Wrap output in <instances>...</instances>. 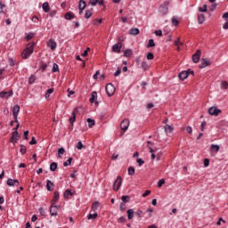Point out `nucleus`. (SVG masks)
<instances>
[{"instance_id":"obj_30","label":"nucleus","mask_w":228,"mask_h":228,"mask_svg":"<svg viewBox=\"0 0 228 228\" xmlns=\"http://www.w3.org/2000/svg\"><path fill=\"white\" fill-rule=\"evenodd\" d=\"M156 46V43H154V39H150L146 47L149 49L151 47H155Z\"/></svg>"},{"instance_id":"obj_46","label":"nucleus","mask_w":228,"mask_h":228,"mask_svg":"<svg viewBox=\"0 0 228 228\" xmlns=\"http://www.w3.org/2000/svg\"><path fill=\"white\" fill-rule=\"evenodd\" d=\"M128 175H134V167H128Z\"/></svg>"},{"instance_id":"obj_11","label":"nucleus","mask_w":228,"mask_h":228,"mask_svg":"<svg viewBox=\"0 0 228 228\" xmlns=\"http://www.w3.org/2000/svg\"><path fill=\"white\" fill-rule=\"evenodd\" d=\"M7 186H19V180L9 178L6 182Z\"/></svg>"},{"instance_id":"obj_49","label":"nucleus","mask_w":228,"mask_h":228,"mask_svg":"<svg viewBox=\"0 0 228 228\" xmlns=\"http://www.w3.org/2000/svg\"><path fill=\"white\" fill-rule=\"evenodd\" d=\"M40 69L42 71H45L47 69V64L44 63V61H41Z\"/></svg>"},{"instance_id":"obj_39","label":"nucleus","mask_w":228,"mask_h":228,"mask_svg":"<svg viewBox=\"0 0 228 228\" xmlns=\"http://www.w3.org/2000/svg\"><path fill=\"white\" fill-rule=\"evenodd\" d=\"M96 209H99V201H94L92 205V211H95Z\"/></svg>"},{"instance_id":"obj_37","label":"nucleus","mask_w":228,"mask_h":228,"mask_svg":"<svg viewBox=\"0 0 228 228\" xmlns=\"http://www.w3.org/2000/svg\"><path fill=\"white\" fill-rule=\"evenodd\" d=\"M56 168H58V163L53 162V163L50 165V170H51V172H54V170H56Z\"/></svg>"},{"instance_id":"obj_26","label":"nucleus","mask_w":228,"mask_h":228,"mask_svg":"<svg viewBox=\"0 0 228 228\" xmlns=\"http://www.w3.org/2000/svg\"><path fill=\"white\" fill-rule=\"evenodd\" d=\"M97 99V92L94 91L92 93V96L90 98V102L91 104H94V102H95V100Z\"/></svg>"},{"instance_id":"obj_31","label":"nucleus","mask_w":228,"mask_h":228,"mask_svg":"<svg viewBox=\"0 0 228 228\" xmlns=\"http://www.w3.org/2000/svg\"><path fill=\"white\" fill-rule=\"evenodd\" d=\"M198 10L201 13H206L208 12V4H203V7H199Z\"/></svg>"},{"instance_id":"obj_27","label":"nucleus","mask_w":228,"mask_h":228,"mask_svg":"<svg viewBox=\"0 0 228 228\" xmlns=\"http://www.w3.org/2000/svg\"><path fill=\"white\" fill-rule=\"evenodd\" d=\"M74 193L72 192L71 190H66L64 192V199H69V197H72Z\"/></svg>"},{"instance_id":"obj_23","label":"nucleus","mask_w":228,"mask_h":228,"mask_svg":"<svg viewBox=\"0 0 228 228\" xmlns=\"http://www.w3.org/2000/svg\"><path fill=\"white\" fill-rule=\"evenodd\" d=\"M140 33V29L138 28H132L129 31L130 35H133L135 37V35H138Z\"/></svg>"},{"instance_id":"obj_6","label":"nucleus","mask_w":228,"mask_h":228,"mask_svg":"<svg viewBox=\"0 0 228 228\" xmlns=\"http://www.w3.org/2000/svg\"><path fill=\"white\" fill-rule=\"evenodd\" d=\"M106 94L109 97H111L115 94V86H113L111 84H108L105 86Z\"/></svg>"},{"instance_id":"obj_9","label":"nucleus","mask_w":228,"mask_h":228,"mask_svg":"<svg viewBox=\"0 0 228 228\" xmlns=\"http://www.w3.org/2000/svg\"><path fill=\"white\" fill-rule=\"evenodd\" d=\"M120 128L122 131H126L129 129V119H124L120 124Z\"/></svg>"},{"instance_id":"obj_58","label":"nucleus","mask_w":228,"mask_h":228,"mask_svg":"<svg viewBox=\"0 0 228 228\" xmlns=\"http://www.w3.org/2000/svg\"><path fill=\"white\" fill-rule=\"evenodd\" d=\"M156 37H163V31L161 29L155 30Z\"/></svg>"},{"instance_id":"obj_7","label":"nucleus","mask_w":228,"mask_h":228,"mask_svg":"<svg viewBox=\"0 0 228 228\" xmlns=\"http://www.w3.org/2000/svg\"><path fill=\"white\" fill-rule=\"evenodd\" d=\"M211 65V60L208 58L201 59L200 69H206V67H209Z\"/></svg>"},{"instance_id":"obj_4","label":"nucleus","mask_w":228,"mask_h":228,"mask_svg":"<svg viewBox=\"0 0 228 228\" xmlns=\"http://www.w3.org/2000/svg\"><path fill=\"white\" fill-rule=\"evenodd\" d=\"M121 186H122V177L118 176V178L116 179V181L113 183L114 191H118V190H120Z\"/></svg>"},{"instance_id":"obj_19","label":"nucleus","mask_w":228,"mask_h":228,"mask_svg":"<svg viewBox=\"0 0 228 228\" xmlns=\"http://www.w3.org/2000/svg\"><path fill=\"white\" fill-rule=\"evenodd\" d=\"M127 213V218L128 220H133V218H134V210L133 208H130L126 211Z\"/></svg>"},{"instance_id":"obj_47","label":"nucleus","mask_w":228,"mask_h":228,"mask_svg":"<svg viewBox=\"0 0 228 228\" xmlns=\"http://www.w3.org/2000/svg\"><path fill=\"white\" fill-rule=\"evenodd\" d=\"M4 8H6V4H3V2H0V13H4Z\"/></svg>"},{"instance_id":"obj_52","label":"nucleus","mask_w":228,"mask_h":228,"mask_svg":"<svg viewBox=\"0 0 228 228\" xmlns=\"http://www.w3.org/2000/svg\"><path fill=\"white\" fill-rule=\"evenodd\" d=\"M58 70H60V68L58 67V65L56 63H53L52 72H58Z\"/></svg>"},{"instance_id":"obj_41","label":"nucleus","mask_w":228,"mask_h":228,"mask_svg":"<svg viewBox=\"0 0 228 228\" xmlns=\"http://www.w3.org/2000/svg\"><path fill=\"white\" fill-rule=\"evenodd\" d=\"M65 154V149L64 148H60L58 150V158H61Z\"/></svg>"},{"instance_id":"obj_21","label":"nucleus","mask_w":228,"mask_h":228,"mask_svg":"<svg viewBox=\"0 0 228 228\" xmlns=\"http://www.w3.org/2000/svg\"><path fill=\"white\" fill-rule=\"evenodd\" d=\"M198 22L199 24H202L203 22H206V16L202 13L198 14Z\"/></svg>"},{"instance_id":"obj_60","label":"nucleus","mask_w":228,"mask_h":228,"mask_svg":"<svg viewBox=\"0 0 228 228\" xmlns=\"http://www.w3.org/2000/svg\"><path fill=\"white\" fill-rule=\"evenodd\" d=\"M165 183V179H161L158 182V187L161 188V186H163V184Z\"/></svg>"},{"instance_id":"obj_64","label":"nucleus","mask_w":228,"mask_h":228,"mask_svg":"<svg viewBox=\"0 0 228 228\" xmlns=\"http://www.w3.org/2000/svg\"><path fill=\"white\" fill-rule=\"evenodd\" d=\"M223 19H224V20L228 21V12H226L223 14Z\"/></svg>"},{"instance_id":"obj_44","label":"nucleus","mask_w":228,"mask_h":228,"mask_svg":"<svg viewBox=\"0 0 228 228\" xmlns=\"http://www.w3.org/2000/svg\"><path fill=\"white\" fill-rule=\"evenodd\" d=\"M72 164V158H69L66 162L63 163V167H69Z\"/></svg>"},{"instance_id":"obj_29","label":"nucleus","mask_w":228,"mask_h":228,"mask_svg":"<svg viewBox=\"0 0 228 228\" xmlns=\"http://www.w3.org/2000/svg\"><path fill=\"white\" fill-rule=\"evenodd\" d=\"M133 54V51L131 49H126L124 51V56L126 58H129Z\"/></svg>"},{"instance_id":"obj_10","label":"nucleus","mask_w":228,"mask_h":228,"mask_svg":"<svg viewBox=\"0 0 228 228\" xmlns=\"http://www.w3.org/2000/svg\"><path fill=\"white\" fill-rule=\"evenodd\" d=\"M57 45L58 44H56V41H54L53 39H49V41L47 42V47H49L52 51H54Z\"/></svg>"},{"instance_id":"obj_28","label":"nucleus","mask_w":228,"mask_h":228,"mask_svg":"<svg viewBox=\"0 0 228 228\" xmlns=\"http://www.w3.org/2000/svg\"><path fill=\"white\" fill-rule=\"evenodd\" d=\"M75 16L72 12H66L65 14V19L66 20H72V19H74Z\"/></svg>"},{"instance_id":"obj_40","label":"nucleus","mask_w":228,"mask_h":228,"mask_svg":"<svg viewBox=\"0 0 228 228\" xmlns=\"http://www.w3.org/2000/svg\"><path fill=\"white\" fill-rule=\"evenodd\" d=\"M97 216H98L97 213L89 214V215L87 216V219H88V220H95V218H97Z\"/></svg>"},{"instance_id":"obj_5","label":"nucleus","mask_w":228,"mask_h":228,"mask_svg":"<svg viewBox=\"0 0 228 228\" xmlns=\"http://www.w3.org/2000/svg\"><path fill=\"white\" fill-rule=\"evenodd\" d=\"M208 113L214 117H218V115H220V113H222V110L220 109H218L217 107H210L208 109Z\"/></svg>"},{"instance_id":"obj_33","label":"nucleus","mask_w":228,"mask_h":228,"mask_svg":"<svg viewBox=\"0 0 228 228\" xmlns=\"http://www.w3.org/2000/svg\"><path fill=\"white\" fill-rule=\"evenodd\" d=\"M150 149V152L151 154V159L152 161H154V159H156V154H154V152H156V150L152 149L151 146H149Z\"/></svg>"},{"instance_id":"obj_17","label":"nucleus","mask_w":228,"mask_h":228,"mask_svg":"<svg viewBox=\"0 0 228 228\" xmlns=\"http://www.w3.org/2000/svg\"><path fill=\"white\" fill-rule=\"evenodd\" d=\"M11 142H14L15 143L19 142V131H14V133H12Z\"/></svg>"},{"instance_id":"obj_42","label":"nucleus","mask_w":228,"mask_h":228,"mask_svg":"<svg viewBox=\"0 0 228 228\" xmlns=\"http://www.w3.org/2000/svg\"><path fill=\"white\" fill-rule=\"evenodd\" d=\"M74 122H76V115L74 113H71V117L69 118V123L71 126H74Z\"/></svg>"},{"instance_id":"obj_12","label":"nucleus","mask_w":228,"mask_h":228,"mask_svg":"<svg viewBox=\"0 0 228 228\" xmlns=\"http://www.w3.org/2000/svg\"><path fill=\"white\" fill-rule=\"evenodd\" d=\"M50 215L51 216H58V210H56V205H51Z\"/></svg>"},{"instance_id":"obj_8","label":"nucleus","mask_w":228,"mask_h":228,"mask_svg":"<svg viewBox=\"0 0 228 228\" xmlns=\"http://www.w3.org/2000/svg\"><path fill=\"white\" fill-rule=\"evenodd\" d=\"M200 50H197L196 53L192 55L193 63H199V61L200 60Z\"/></svg>"},{"instance_id":"obj_61","label":"nucleus","mask_w":228,"mask_h":228,"mask_svg":"<svg viewBox=\"0 0 228 228\" xmlns=\"http://www.w3.org/2000/svg\"><path fill=\"white\" fill-rule=\"evenodd\" d=\"M99 3V0H90L89 4H91L92 6H95Z\"/></svg>"},{"instance_id":"obj_22","label":"nucleus","mask_w":228,"mask_h":228,"mask_svg":"<svg viewBox=\"0 0 228 228\" xmlns=\"http://www.w3.org/2000/svg\"><path fill=\"white\" fill-rule=\"evenodd\" d=\"M13 95V92H1L0 93V97L2 98H6V97H12Z\"/></svg>"},{"instance_id":"obj_63","label":"nucleus","mask_w":228,"mask_h":228,"mask_svg":"<svg viewBox=\"0 0 228 228\" xmlns=\"http://www.w3.org/2000/svg\"><path fill=\"white\" fill-rule=\"evenodd\" d=\"M102 19L94 20V24L95 26H97V24H102Z\"/></svg>"},{"instance_id":"obj_32","label":"nucleus","mask_w":228,"mask_h":228,"mask_svg":"<svg viewBox=\"0 0 228 228\" xmlns=\"http://www.w3.org/2000/svg\"><path fill=\"white\" fill-rule=\"evenodd\" d=\"M53 92H54V88L48 89L45 95V99H49L51 97V94H53Z\"/></svg>"},{"instance_id":"obj_25","label":"nucleus","mask_w":228,"mask_h":228,"mask_svg":"<svg viewBox=\"0 0 228 228\" xmlns=\"http://www.w3.org/2000/svg\"><path fill=\"white\" fill-rule=\"evenodd\" d=\"M42 8L44 10V12L45 13H48L49 10H50V7H49V3L47 2H45L43 4H42Z\"/></svg>"},{"instance_id":"obj_48","label":"nucleus","mask_w":228,"mask_h":228,"mask_svg":"<svg viewBox=\"0 0 228 228\" xmlns=\"http://www.w3.org/2000/svg\"><path fill=\"white\" fill-rule=\"evenodd\" d=\"M85 17L86 19H90V17H92V11L86 10L85 13Z\"/></svg>"},{"instance_id":"obj_24","label":"nucleus","mask_w":228,"mask_h":228,"mask_svg":"<svg viewBox=\"0 0 228 228\" xmlns=\"http://www.w3.org/2000/svg\"><path fill=\"white\" fill-rule=\"evenodd\" d=\"M86 8V2L85 0H80L78 3V9L85 10Z\"/></svg>"},{"instance_id":"obj_50","label":"nucleus","mask_w":228,"mask_h":228,"mask_svg":"<svg viewBox=\"0 0 228 228\" xmlns=\"http://www.w3.org/2000/svg\"><path fill=\"white\" fill-rule=\"evenodd\" d=\"M28 149L26 148V146H24V144L20 145V152L21 154H26Z\"/></svg>"},{"instance_id":"obj_14","label":"nucleus","mask_w":228,"mask_h":228,"mask_svg":"<svg viewBox=\"0 0 228 228\" xmlns=\"http://www.w3.org/2000/svg\"><path fill=\"white\" fill-rule=\"evenodd\" d=\"M59 200H60V192L55 191L54 194H53V199L51 201V204L53 206H54V204H56Z\"/></svg>"},{"instance_id":"obj_13","label":"nucleus","mask_w":228,"mask_h":228,"mask_svg":"<svg viewBox=\"0 0 228 228\" xmlns=\"http://www.w3.org/2000/svg\"><path fill=\"white\" fill-rule=\"evenodd\" d=\"M19 111H20V106L14 105V107L12 109L13 118H17V117L19 115Z\"/></svg>"},{"instance_id":"obj_43","label":"nucleus","mask_w":228,"mask_h":228,"mask_svg":"<svg viewBox=\"0 0 228 228\" xmlns=\"http://www.w3.org/2000/svg\"><path fill=\"white\" fill-rule=\"evenodd\" d=\"M88 127H92L93 126H95V120L92 118H87Z\"/></svg>"},{"instance_id":"obj_16","label":"nucleus","mask_w":228,"mask_h":228,"mask_svg":"<svg viewBox=\"0 0 228 228\" xmlns=\"http://www.w3.org/2000/svg\"><path fill=\"white\" fill-rule=\"evenodd\" d=\"M113 53H120L122 51V45L114 44L112 45Z\"/></svg>"},{"instance_id":"obj_2","label":"nucleus","mask_w":228,"mask_h":228,"mask_svg":"<svg viewBox=\"0 0 228 228\" xmlns=\"http://www.w3.org/2000/svg\"><path fill=\"white\" fill-rule=\"evenodd\" d=\"M157 133H158L159 142H165V140H167V136L168 134L165 132L163 127H159L158 130H157Z\"/></svg>"},{"instance_id":"obj_34","label":"nucleus","mask_w":228,"mask_h":228,"mask_svg":"<svg viewBox=\"0 0 228 228\" xmlns=\"http://www.w3.org/2000/svg\"><path fill=\"white\" fill-rule=\"evenodd\" d=\"M142 70H149V63L147 62V61H143L142 62Z\"/></svg>"},{"instance_id":"obj_45","label":"nucleus","mask_w":228,"mask_h":228,"mask_svg":"<svg viewBox=\"0 0 228 228\" xmlns=\"http://www.w3.org/2000/svg\"><path fill=\"white\" fill-rule=\"evenodd\" d=\"M135 216H138V218H142V216H143V211L142 210H137L136 212H134Z\"/></svg>"},{"instance_id":"obj_36","label":"nucleus","mask_w":228,"mask_h":228,"mask_svg":"<svg viewBox=\"0 0 228 228\" xmlns=\"http://www.w3.org/2000/svg\"><path fill=\"white\" fill-rule=\"evenodd\" d=\"M220 87L222 88V90H227V88H228L227 81H222L220 84Z\"/></svg>"},{"instance_id":"obj_20","label":"nucleus","mask_w":228,"mask_h":228,"mask_svg":"<svg viewBox=\"0 0 228 228\" xmlns=\"http://www.w3.org/2000/svg\"><path fill=\"white\" fill-rule=\"evenodd\" d=\"M178 77L181 81H184V79L188 77V72L186 70L182 71L181 73H179Z\"/></svg>"},{"instance_id":"obj_1","label":"nucleus","mask_w":228,"mask_h":228,"mask_svg":"<svg viewBox=\"0 0 228 228\" xmlns=\"http://www.w3.org/2000/svg\"><path fill=\"white\" fill-rule=\"evenodd\" d=\"M34 47H35V43H28L27 45V47L24 49V51L21 53V58H23V60H28V58L33 54Z\"/></svg>"},{"instance_id":"obj_3","label":"nucleus","mask_w":228,"mask_h":228,"mask_svg":"<svg viewBox=\"0 0 228 228\" xmlns=\"http://www.w3.org/2000/svg\"><path fill=\"white\" fill-rule=\"evenodd\" d=\"M168 1L164 2L159 8L160 15H167L168 13Z\"/></svg>"},{"instance_id":"obj_62","label":"nucleus","mask_w":228,"mask_h":228,"mask_svg":"<svg viewBox=\"0 0 228 228\" xmlns=\"http://www.w3.org/2000/svg\"><path fill=\"white\" fill-rule=\"evenodd\" d=\"M137 163L139 167H142L145 163V161H143V159H137Z\"/></svg>"},{"instance_id":"obj_55","label":"nucleus","mask_w":228,"mask_h":228,"mask_svg":"<svg viewBox=\"0 0 228 228\" xmlns=\"http://www.w3.org/2000/svg\"><path fill=\"white\" fill-rule=\"evenodd\" d=\"M175 45H183V42H181V38L177 37V39L174 43Z\"/></svg>"},{"instance_id":"obj_57","label":"nucleus","mask_w":228,"mask_h":228,"mask_svg":"<svg viewBox=\"0 0 228 228\" xmlns=\"http://www.w3.org/2000/svg\"><path fill=\"white\" fill-rule=\"evenodd\" d=\"M33 37H35L33 33H28L25 38L27 41H29L31 38H33Z\"/></svg>"},{"instance_id":"obj_54","label":"nucleus","mask_w":228,"mask_h":228,"mask_svg":"<svg viewBox=\"0 0 228 228\" xmlns=\"http://www.w3.org/2000/svg\"><path fill=\"white\" fill-rule=\"evenodd\" d=\"M147 60H154V53H148L146 55Z\"/></svg>"},{"instance_id":"obj_56","label":"nucleus","mask_w":228,"mask_h":228,"mask_svg":"<svg viewBox=\"0 0 228 228\" xmlns=\"http://www.w3.org/2000/svg\"><path fill=\"white\" fill-rule=\"evenodd\" d=\"M129 196H122L121 200L125 203L129 202Z\"/></svg>"},{"instance_id":"obj_51","label":"nucleus","mask_w":228,"mask_h":228,"mask_svg":"<svg viewBox=\"0 0 228 228\" xmlns=\"http://www.w3.org/2000/svg\"><path fill=\"white\" fill-rule=\"evenodd\" d=\"M121 73H122V69H121L119 67L117 68V70H116V72L114 73L115 77L120 76Z\"/></svg>"},{"instance_id":"obj_59","label":"nucleus","mask_w":228,"mask_h":228,"mask_svg":"<svg viewBox=\"0 0 228 228\" xmlns=\"http://www.w3.org/2000/svg\"><path fill=\"white\" fill-rule=\"evenodd\" d=\"M35 76H31L29 78H28V83L29 85H33V83H35Z\"/></svg>"},{"instance_id":"obj_35","label":"nucleus","mask_w":228,"mask_h":228,"mask_svg":"<svg viewBox=\"0 0 228 228\" xmlns=\"http://www.w3.org/2000/svg\"><path fill=\"white\" fill-rule=\"evenodd\" d=\"M210 149L211 151H215V152H218V151H220V146L218 144H211Z\"/></svg>"},{"instance_id":"obj_53","label":"nucleus","mask_w":228,"mask_h":228,"mask_svg":"<svg viewBox=\"0 0 228 228\" xmlns=\"http://www.w3.org/2000/svg\"><path fill=\"white\" fill-rule=\"evenodd\" d=\"M172 24L174 26H178L179 25V20H177V18H175V17L172 18Z\"/></svg>"},{"instance_id":"obj_18","label":"nucleus","mask_w":228,"mask_h":228,"mask_svg":"<svg viewBox=\"0 0 228 228\" xmlns=\"http://www.w3.org/2000/svg\"><path fill=\"white\" fill-rule=\"evenodd\" d=\"M163 130L165 131L166 134H170V133L174 131V127H172L170 125H166Z\"/></svg>"},{"instance_id":"obj_15","label":"nucleus","mask_w":228,"mask_h":228,"mask_svg":"<svg viewBox=\"0 0 228 228\" xmlns=\"http://www.w3.org/2000/svg\"><path fill=\"white\" fill-rule=\"evenodd\" d=\"M46 190L48 191H53L54 190V183L51 180L46 181Z\"/></svg>"},{"instance_id":"obj_38","label":"nucleus","mask_w":228,"mask_h":228,"mask_svg":"<svg viewBox=\"0 0 228 228\" xmlns=\"http://www.w3.org/2000/svg\"><path fill=\"white\" fill-rule=\"evenodd\" d=\"M76 149H77L78 151H83V149H85V146H84V144H83V142L81 141H79L77 143Z\"/></svg>"}]
</instances>
